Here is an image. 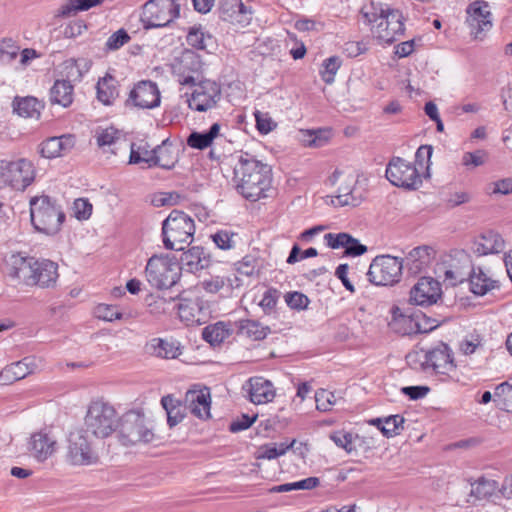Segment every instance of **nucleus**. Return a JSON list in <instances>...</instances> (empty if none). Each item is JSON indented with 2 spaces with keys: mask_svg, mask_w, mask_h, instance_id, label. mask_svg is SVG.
Returning <instances> with one entry per match:
<instances>
[{
  "mask_svg": "<svg viewBox=\"0 0 512 512\" xmlns=\"http://www.w3.org/2000/svg\"><path fill=\"white\" fill-rule=\"evenodd\" d=\"M117 429L124 445L150 443L155 437L152 422L144 413L136 410L126 412L120 418Z\"/></svg>",
  "mask_w": 512,
  "mask_h": 512,
  "instance_id": "423d86ee",
  "label": "nucleus"
},
{
  "mask_svg": "<svg viewBox=\"0 0 512 512\" xmlns=\"http://www.w3.org/2000/svg\"><path fill=\"white\" fill-rule=\"evenodd\" d=\"M145 351L161 359H175L182 354V346L179 341L172 338H152L145 345Z\"/></svg>",
  "mask_w": 512,
  "mask_h": 512,
  "instance_id": "5701e85b",
  "label": "nucleus"
},
{
  "mask_svg": "<svg viewBox=\"0 0 512 512\" xmlns=\"http://www.w3.org/2000/svg\"><path fill=\"white\" fill-rule=\"evenodd\" d=\"M130 40V36L124 29L114 32L106 41L108 50H117Z\"/></svg>",
  "mask_w": 512,
  "mask_h": 512,
  "instance_id": "338daca9",
  "label": "nucleus"
},
{
  "mask_svg": "<svg viewBox=\"0 0 512 512\" xmlns=\"http://www.w3.org/2000/svg\"><path fill=\"white\" fill-rule=\"evenodd\" d=\"M254 116L256 121V128L260 134L266 135L277 127L276 122L267 112L255 111Z\"/></svg>",
  "mask_w": 512,
  "mask_h": 512,
  "instance_id": "680f3d73",
  "label": "nucleus"
},
{
  "mask_svg": "<svg viewBox=\"0 0 512 512\" xmlns=\"http://www.w3.org/2000/svg\"><path fill=\"white\" fill-rule=\"evenodd\" d=\"M194 220L186 213L173 210L162 223L164 247L168 250H183L193 241Z\"/></svg>",
  "mask_w": 512,
  "mask_h": 512,
  "instance_id": "7ed1b4c3",
  "label": "nucleus"
},
{
  "mask_svg": "<svg viewBox=\"0 0 512 512\" xmlns=\"http://www.w3.org/2000/svg\"><path fill=\"white\" fill-rule=\"evenodd\" d=\"M330 439L336 446L343 448L347 453H351L355 450V446L353 445L354 436L350 432L343 430L335 431L330 435Z\"/></svg>",
  "mask_w": 512,
  "mask_h": 512,
  "instance_id": "bf43d9fd",
  "label": "nucleus"
},
{
  "mask_svg": "<svg viewBox=\"0 0 512 512\" xmlns=\"http://www.w3.org/2000/svg\"><path fill=\"white\" fill-rule=\"evenodd\" d=\"M403 266L401 258L379 255L372 260L367 276L377 286H392L400 281Z\"/></svg>",
  "mask_w": 512,
  "mask_h": 512,
  "instance_id": "6e6552de",
  "label": "nucleus"
},
{
  "mask_svg": "<svg viewBox=\"0 0 512 512\" xmlns=\"http://www.w3.org/2000/svg\"><path fill=\"white\" fill-rule=\"evenodd\" d=\"M451 260H456L457 263H451L449 267L443 264L439 269L443 270L444 280L448 281L450 285L455 286L465 280L467 275L465 268L470 266V259L464 251H457L455 253V259Z\"/></svg>",
  "mask_w": 512,
  "mask_h": 512,
  "instance_id": "c756f323",
  "label": "nucleus"
},
{
  "mask_svg": "<svg viewBox=\"0 0 512 512\" xmlns=\"http://www.w3.org/2000/svg\"><path fill=\"white\" fill-rule=\"evenodd\" d=\"M58 265L48 259H35L32 285L54 287L58 280Z\"/></svg>",
  "mask_w": 512,
  "mask_h": 512,
  "instance_id": "393cba45",
  "label": "nucleus"
},
{
  "mask_svg": "<svg viewBox=\"0 0 512 512\" xmlns=\"http://www.w3.org/2000/svg\"><path fill=\"white\" fill-rule=\"evenodd\" d=\"M153 166H159L163 169H173L179 160L178 149L164 140L160 145L154 148Z\"/></svg>",
  "mask_w": 512,
  "mask_h": 512,
  "instance_id": "72a5a7b5",
  "label": "nucleus"
},
{
  "mask_svg": "<svg viewBox=\"0 0 512 512\" xmlns=\"http://www.w3.org/2000/svg\"><path fill=\"white\" fill-rule=\"evenodd\" d=\"M365 21L371 25V31L379 41L390 44L403 35L404 17L397 9H381L380 14L364 13Z\"/></svg>",
  "mask_w": 512,
  "mask_h": 512,
  "instance_id": "39448f33",
  "label": "nucleus"
},
{
  "mask_svg": "<svg viewBox=\"0 0 512 512\" xmlns=\"http://www.w3.org/2000/svg\"><path fill=\"white\" fill-rule=\"evenodd\" d=\"M391 319L388 322V326L391 331L400 335H410L413 333L427 332L428 329H421L418 322L410 315L402 313L398 306H392L390 309ZM433 327H430L431 330Z\"/></svg>",
  "mask_w": 512,
  "mask_h": 512,
  "instance_id": "b1692460",
  "label": "nucleus"
},
{
  "mask_svg": "<svg viewBox=\"0 0 512 512\" xmlns=\"http://www.w3.org/2000/svg\"><path fill=\"white\" fill-rule=\"evenodd\" d=\"M119 421L120 418L111 404L94 400L89 404L84 418L85 432L96 438H107L117 430Z\"/></svg>",
  "mask_w": 512,
  "mask_h": 512,
  "instance_id": "20e7f679",
  "label": "nucleus"
},
{
  "mask_svg": "<svg viewBox=\"0 0 512 512\" xmlns=\"http://www.w3.org/2000/svg\"><path fill=\"white\" fill-rule=\"evenodd\" d=\"M295 440L290 443H271L261 446L257 452V459H276L284 455L290 448L293 447Z\"/></svg>",
  "mask_w": 512,
  "mask_h": 512,
  "instance_id": "09e8293b",
  "label": "nucleus"
},
{
  "mask_svg": "<svg viewBox=\"0 0 512 512\" xmlns=\"http://www.w3.org/2000/svg\"><path fill=\"white\" fill-rule=\"evenodd\" d=\"M102 0H71L68 4L61 7L59 15L68 17L75 15L79 11H86L101 3Z\"/></svg>",
  "mask_w": 512,
  "mask_h": 512,
  "instance_id": "603ef678",
  "label": "nucleus"
},
{
  "mask_svg": "<svg viewBox=\"0 0 512 512\" xmlns=\"http://www.w3.org/2000/svg\"><path fill=\"white\" fill-rule=\"evenodd\" d=\"M34 368V360L32 358L26 357L5 367L0 372V377L6 383H13L25 378L27 375L33 372Z\"/></svg>",
  "mask_w": 512,
  "mask_h": 512,
  "instance_id": "f704fd0d",
  "label": "nucleus"
},
{
  "mask_svg": "<svg viewBox=\"0 0 512 512\" xmlns=\"http://www.w3.org/2000/svg\"><path fill=\"white\" fill-rule=\"evenodd\" d=\"M73 214L78 220H87L92 214V204L83 198H78L73 203Z\"/></svg>",
  "mask_w": 512,
  "mask_h": 512,
  "instance_id": "0e129e2a",
  "label": "nucleus"
},
{
  "mask_svg": "<svg viewBox=\"0 0 512 512\" xmlns=\"http://www.w3.org/2000/svg\"><path fill=\"white\" fill-rule=\"evenodd\" d=\"M219 131L220 125L214 123L208 131L192 132L187 138V144L191 148L203 150L211 145L214 138L219 134Z\"/></svg>",
  "mask_w": 512,
  "mask_h": 512,
  "instance_id": "58836bf2",
  "label": "nucleus"
},
{
  "mask_svg": "<svg viewBox=\"0 0 512 512\" xmlns=\"http://www.w3.org/2000/svg\"><path fill=\"white\" fill-rule=\"evenodd\" d=\"M97 145L101 148L113 145L120 138V132L114 127H99L95 131Z\"/></svg>",
  "mask_w": 512,
  "mask_h": 512,
  "instance_id": "6e6d98bb",
  "label": "nucleus"
},
{
  "mask_svg": "<svg viewBox=\"0 0 512 512\" xmlns=\"http://www.w3.org/2000/svg\"><path fill=\"white\" fill-rule=\"evenodd\" d=\"M316 408L319 411H329L336 403L335 394L326 389H320L315 393Z\"/></svg>",
  "mask_w": 512,
  "mask_h": 512,
  "instance_id": "052dcab7",
  "label": "nucleus"
},
{
  "mask_svg": "<svg viewBox=\"0 0 512 512\" xmlns=\"http://www.w3.org/2000/svg\"><path fill=\"white\" fill-rule=\"evenodd\" d=\"M94 314L98 319L107 322H113L123 318V314L120 312L117 306L105 303L97 305L94 309Z\"/></svg>",
  "mask_w": 512,
  "mask_h": 512,
  "instance_id": "13d9d810",
  "label": "nucleus"
},
{
  "mask_svg": "<svg viewBox=\"0 0 512 512\" xmlns=\"http://www.w3.org/2000/svg\"><path fill=\"white\" fill-rule=\"evenodd\" d=\"M252 14V9L242 3L241 0H231L223 3L220 7L221 18L240 27H246L250 24Z\"/></svg>",
  "mask_w": 512,
  "mask_h": 512,
  "instance_id": "412c9836",
  "label": "nucleus"
},
{
  "mask_svg": "<svg viewBox=\"0 0 512 512\" xmlns=\"http://www.w3.org/2000/svg\"><path fill=\"white\" fill-rule=\"evenodd\" d=\"M180 14V5L175 0H149L142 10L141 21L145 28L169 25Z\"/></svg>",
  "mask_w": 512,
  "mask_h": 512,
  "instance_id": "1a4fd4ad",
  "label": "nucleus"
},
{
  "mask_svg": "<svg viewBox=\"0 0 512 512\" xmlns=\"http://www.w3.org/2000/svg\"><path fill=\"white\" fill-rule=\"evenodd\" d=\"M97 98L105 105H110L118 96L116 81L113 77L107 76L97 83Z\"/></svg>",
  "mask_w": 512,
  "mask_h": 512,
  "instance_id": "c03bdc74",
  "label": "nucleus"
},
{
  "mask_svg": "<svg viewBox=\"0 0 512 512\" xmlns=\"http://www.w3.org/2000/svg\"><path fill=\"white\" fill-rule=\"evenodd\" d=\"M161 404L167 414V422L170 427L178 425L184 418V410L179 400L172 395L162 397Z\"/></svg>",
  "mask_w": 512,
  "mask_h": 512,
  "instance_id": "a19ab883",
  "label": "nucleus"
},
{
  "mask_svg": "<svg viewBox=\"0 0 512 512\" xmlns=\"http://www.w3.org/2000/svg\"><path fill=\"white\" fill-rule=\"evenodd\" d=\"M237 234L229 230H219L211 235L213 243L222 250H230L235 247Z\"/></svg>",
  "mask_w": 512,
  "mask_h": 512,
  "instance_id": "4d7b16f0",
  "label": "nucleus"
},
{
  "mask_svg": "<svg viewBox=\"0 0 512 512\" xmlns=\"http://www.w3.org/2000/svg\"><path fill=\"white\" fill-rule=\"evenodd\" d=\"M494 401L501 409L512 412V385L508 382L499 384L495 388Z\"/></svg>",
  "mask_w": 512,
  "mask_h": 512,
  "instance_id": "8fccbe9b",
  "label": "nucleus"
},
{
  "mask_svg": "<svg viewBox=\"0 0 512 512\" xmlns=\"http://www.w3.org/2000/svg\"><path fill=\"white\" fill-rule=\"evenodd\" d=\"M185 402L191 413L199 419L210 418V391L208 388L201 390H189L185 396Z\"/></svg>",
  "mask_w": 512,
  "mask_h": 512,
  "instance_id": "bb28decb",
  "label": "nucleus"
},
{
  "mask_svg": "<svg viewBox=\"0 0 512 512\" xmlns=\"http://www.w3.org/2000/svg\"><path fill=\"white\" fill-rule=\"evenodd\" d=\"M237 334L246 337L252 341H260L270 334L271 330L268 326L262 325L257 320L240 319L235 322Z\"/></svg>",
  "mask_w": 512,
  "mask_h": 512,
  "instance_id": "c9c22d12",
  "label": "nucleus"
},
{
  "mask_svg": "<svg viewBox=\"0 0 512 512\" xmlns=\"http://www.w3.org/2000/svg\"><path fill=\"white\" fill-rule=\"evenodd\" d=\"M35 178V169L31 161H0V183L19 191L25 190Z\"/></svg>",
  "mask_w": 512,
  "mask_h": 512,
  "instance_id": "9d476101",
  "label": "nucleus"
},
{
  "mask_svg": "<svg viewBox=\"0 0 512 512\" xmlns=\"http://www.w3.org/2000/svg\"><path fill=\"white\" fill-rule=\"evenodd\" d=\"M73 85L68 80H56L50 90V100L53 104L68 107L73 102Z\"/></svg>",
  "mask_w": 512,
  "mask_h": 512,
  "instance_id": "e433bc0d",
  "label": "nucleus"
},
{
  "mask_svg": "<svg viewBox=\"0 0 512 512\" xmlns=\"http://www.w3.org/2000/svg\"><path fill=\"white\" fill-rule=\"evenodd\" d=\"M211 40L212 36L201 25L190 27L186 36L187 44L197 50H205Z\"/></svg>",
  "mask_w": 512,
  "mask_h": 512,
  "instance_id": "de8ad7c7",
  "label": "nucleus"
},
{
  "mask_svg": "<svg viewBox=\"0 0 512 512\" xmlns=\"http://www.w3.org/2000/svg\"><path fill=\"white\" fill-rule=\"evenodd\" d=\"M496 488V481L481 477L471 483L469 497L474 500H482L491 496L495 492Z\"/></svg>",
  "mask_w": 512,
  "mask_h": 512,
  "instance_id": "49530a36",
  "label": "nucleus"
},
{
  "mask_svg": "<svg viewBox=\"0 0 512 512\" xmlns=\"http://www.w3.org/2000/svg\"><path fill=\"white\" fill-rule=\"evenodd\" d=\"M422 366L425 370L432 368L436 373L447 374L455 368L451 349L447 344L441 343L426 351Z\"/></svg>",
  "mask_w": 512,
  "mask_h": 512,
  "instance_id": "a211bd4d",
  "label": "nucleus"
},
{
  "mask_svg": "<svg viewBox=\"0 0 512 512\" xmlns=\"http://www.w3.org/2000/svg\"><path fill=\"white\" fill-rule=\"evenodd\" d=\"M387 180L394 186L415 190L422 184V178L415 165L409 161L393 157L386 167Z\"/></svg>",
  "mask_w": 512,
  "mask_h": 512,
  "instance_id": "9b49d317",
  "label": "nucleus"
},
{
  "mask_svg": "<svg viewBox=\"0 0 512 512\" xmlns=\"http://www.w3.org/2000/svg\"><path fill=\"white\" fill-rule=\"evenodd\" d=\"M285 301L291 309L304 310L308 307L309 299L301 292H290L285 296Z\"/></svg>",
  "mask_w": 512,
  "mask_h": 512,
  "instance_id": "e2e57ef3",
  "label": "nucleus"
},
{
  "mask_svg": "<svg viewBox=\"0 0 512 512\" xmlns=\"http://www.w3.org/2000/svg\"><path fill=\"white\" fill-rule=\"evenodd\" d=\"M435 257V251L429 246H419L412 249L405 258V265L412 274H418L430 266Z\"/></svg>",
  "mask_w": 512,
  "mask_h": 512,
  "instance_id": "cd10ccee",
  "label": "nucleus"
},
{
  "mask_svg": "<svg viewBox=\"0 0 512 512\" xmlns=\"http://www.w3.org/2000/svg\"><path fill=\"white\" fill-rule=\"evenodd\" d=\"M30 216L34 228L47 235L58 233L65 220L61 206L46 195L30 200Z\"/></svg>",
  "mask_w": 512,
  "mask_h": 512,
  "instance_id": "f03ea898",
  "label": "nucleus"
},
{
  "mask_svg": "<svg viewBox=\"0 0 512 512\" xmlns=\"http://www.w3.org/2000/svg\"><path fill=\"white\" fill-rule=\"evenodd\" d=\"M200 312L199 305L196 302L190 300H184L178 304V314L182 321L187 325L193 324L199 321L197 317Z\"/></svg>",
  "mask_w": 512,
  "mask_h": 512,
  "instance_id": "3c124183",
  "label": "nucleus"
},
{
  "mask_svg": "<svg viewBox=\"0 0 512 512\" xmlns=\"http://www.w3.org/2000/svg\"><path fill=\"white\" fill-rule=\"evenodd\" d=\"M232 329L230 325L225 322H217L212 325H208L203 329L202 336L205 341L213 346L220 345L227 338L230 337Z\"/></svg>",
  "mask_w": 512,
  "mask_h": 512,
  "instance_id": "4c0bfd02",
  "label": "nucleus"
},
{
  "mask_svg": "<svg viewBox=\"0 0 512 512\" xmlns=\"http://www.w3.org/2000/svg\"><path fill=\"white\" fill-rule=\"evenodd\" d=\"M243 390L247 393L249 400L256 405L269 403L275 397L273 384L263 377L250 378L243 385Z\"/></svg>",
  "mask_w": 512,
  "mask_h": 512,
  "instance_id": "aec40b11",
  "label": "nucleus"
},
{
  "mask_svg": "<svg viewBox=\"0 0 512 512\" xmlns=\"http://www.w3.org/2000/svg\"><path fill=\"white\" fill-rule=\"evenodd\" d=\"M27 449L34 459L44 462L56 452L57 440L51 431L42 429L30 436Z\"/></svg>",
  "mask_w": 512,
  "mask_h": 512,
  "instance_id": "dca6fc26",
  "label": "nucleus"
},
{
  "mask_svg": "<svg viewBox=\"0 0 512 512\" xmlns=\"http://www.w3.org/2000/svg\"><path fill=\"white\" fill-rule=\"evenodd\" d=\"M327 246L332 249L344 248L348 256H360L367 251V247L348 233H327L324 236Z\"/></svg>",
  "mask_w": 512,
  "mask_h": 512,
  "instance_id": "a878e982",
  "label": "nucleus"
},
{
  "mask_svg": "<svg viewBox=\"0 0 512 512\" xmlns=\"http://www.w3.org/2000/svg\"><path fill=\"white\" fill-rule=\"evenodd\" d=\"M67 459L72 465L87 466L98 462V455L92 448L85 431L71 432L68 438Z\"/></svg>",
  "mask_w": 512,
  "mask_h": 512,
  "instance_id": "ddd939ff",
  "label": "nucleus"
},
{
  "mask_svg": "<svg viewBox=\"0 0 512 512\" xmlns=\"http://www.w3.org/2000/svg\"><path fill=\"white\" fill-rule=\"evenodd\" d=\"M371 423L377 426L386 437L400 434L403 430L404 418L401 415H390L384 419L376 418Z\"/></svg>",
  "mask_w": 512,
  "mask_h": 512,
  "instance_id": "37998d69",
  "label": "nucleus"
},
{
  "mask_svg": "<svg viewBox=\"0 0 512 512\" xmlns=\"http://www.w3.org/2000/svg\"><path fill=\"white\" fill-rule=\"evenodd\" d=\"M201 61L198 55L191 51L183 53L181 58L173 64V73L182 86L195 85L199 80Z\"/></svg>",
  "mask_w": 512,
  "mask_h": 512,
  "instance_id": "f3484780",
  "label": "nucleus"
},
{
  "mask_svg": "<svg viewBox=\"0 0 512 512\" xmlns=\"http://www.w3.org/2000/svg\"><path fill=\"white\" fill-rule=\"evenodd\" d=\"M233 182L245 199L257 201L269 196L272 188L271 168L249 153L233 156Z\"/></svg>",
  "mask_w": 512,
  "mask_h": 512,
  "instance_id": "f257e3e1",
  "label": "nucleus"
},
{
  "mask_svg": "<svg viewBox=\"0 0 512 512\" xmlns=\"http://www.w3.org/2000/svg\"><path fill=\"white\" fill-rule=\"evenodd\" d=\"M154 149H150L147 142L132 143L130 149V164L146 163L149 167L153 166Z\"/></svg>",
  "mask_w": 512,
  "mask_h": 512,
  "instance_id": "a18cd8bd",
  "label": "nucleus"
},
{
  "mask_svg": "<svg viewBox=\"0 0 512 512\" xmlns=\"http://www.w3.org/2000/svg\"><path fill=\"white\" fill-rule=\"evenodd\" d=\"M487 192L490 194L508 195L512 193V178H504L490 183L487 186Z\"/></svg>",
  "mask_w": 512,
  "mask_h": 512,
  "instance_id": "69168bd1",
  "label": "nucleus"
},
{
  "mask_svg": "<svg viewBox=\"0 0 512 512\" xmlns=\"http://www.w3.org/2000/svg\"><path fill=\"white\" fill-rule=\"evenodd\" d=\"M341 64L342 61L338 56H331L323 61L320 74L326 84H332L334 82L335 75L341 67Z\"/></svg>",
  "mask_w": 512,
  "mask_h": 512,
  "instance_id": "864d4df0",
  "label": "nucleus"
},
{
  "mask_svg": "<svg viewBox=\"0 0 512 512\" xmlns=\"http://www.w3.org/2000/svg\"><path fill=\"white\" fill-rule=\"evenodd\" d=\"M442 295L440 283L432 277H422L411 288L409 301L418 306L435 304Z\"/></svg>",
  "mask_w": 512,
  "mask_h": 512,
  "instance_id": "2eb2a0df",
  "label": "nucleus"
},
{
  "mask_svg": "<svg viewBox=\"0 0 512 512\" xmlns=\"http://www.w3.org/2000/svg\"><path fill=\"white\" fill-rule=\"evenodd\" d=\"M134 105L142 109H152L160 104V92L152 81H141L130 92Z\"/></svg>",
  "mask_w": 512,
  "mask_h": 512,
  "instance_id": "6ab92c4d",
  "label": "nucleus"
},
{
  "mask_svg": "<svg viewBox=\"0 0 512 512\" xmlns=\"http://www.w3.org/2000/svg\"><path fill=\"white\" fill-rule=\"evenodd\" d=\"M226 285L231 286V281L223 276H212L210 279L203 281V287L209 293H217Z\"/></svg>",
  "mask_w": 512,
  "mask_h": 512,
  "instance_id": "774afa93",
  "label": "nucleus"
},
{
  "mask_svg": "<svg viewBox=\"0 0 512 512\" xmlns=\"http://www.w3.org/2000/svg\"><path fill=\"white\" fill-rule=\"evenodd\" d=\"M147 281L155 288L172 287L180 275V267L169 255H153L145 269Z\"/></svg>",
  "mask_w": 512,
  "mask_h": 512,
  "instance_id": "0eeeda50",
  "label": "nucleus"
},
{
  "mask_svg": "<svg viewBox=\"0 0 512 512\" xmlns=\"http://www.w3.org/2000/svg\"><path fill=\"white\" fill-rule=\"evenodd\" d=\"M210 262V256L205 253L204 248L199 246L191 247L181 255L183 269L191 273L207 268Z\"/></svg>",
  "mask_w": 512,
  "mask_h": 512,
  "instance_id": "2f4dec72",
  "label": "nucleus"
},
{
  "mask_svg": "<svg viewBox=\"0 0 512 512\" xmlns=\"http://www.w3.org/2000/svg\"><path fill=\"white\" fill-rule=\"evenodd\" d=\"M42 107V104L34 97L16 99L13 102L14 111L25 118H39Z\"/></svg>",
  "mask_w": 512,
  "mask_h": 512,
  "instance_id": "79ce46f5",
  "label": "nucleus"
},
{
  "mask_svg": "<svg viewBox=\"0 0 512 512\" xmlns=\"http://www.w3.org/2000/svg\"><path fill=\"white\" fill-rule=\"evenodd\" d=\"M474 252L478 255L497 254L504 249V240L494 231H487L474 242Z\"/></svg>",
  "mask_w": 512,
  "mask_h": 512,
  "instance_id": "473e14b6",
  "label": "nucleus"
},
{
  "mask_svg": "<svg viewBox=\"0 0 512 512\" xmlns=\"http://www.w3.org/2000/svg\"><path fill=\"white\" fill-rule=\"evenodd\" d=\"M35 258L12 254L7 262L10 277L32 286Z\"/></svg>",
  "mask_w": 512,
  "mask_h": 512,
  "instance_id": "4be33fe9",
  "label": "nucleus"
},
{
  "mask_svg": "<svg viewBox=\"0 0 512 512\" xmlns=\"http://www.w3.org/2000/svg\"><path fill=\"white\" fill-rule=\"evenodd\" d=\"M190 96L187 95V103L190 109L204 112L215 106L220 98L219 85L212 80L196 81Z\"/></svg>",
  "mask_w": 512,
  "mask_h": 512,
  "instance_id": "4468645a",
  "label": "nucleus"
},
{
  "mask_svg": "<svg viewBox=\"0 0 512 512\" xmlns=\"http://www.w3.org/2000/svg\"><path fill=\"white\" fill-rule=\"evenodd\" d=\"M487 160L488 152L482 149H478L472 152H465L462 155L461 163L466 169L473 170L484 165Z\"/></svg>",
  "mask_w": 512,
  "mask_h": 512,
  "instance_id": "5fc2aeb1",
  "label": "nucleus"
},
{
  "mask_svg": "<svg viewBox=\"0 0 512 512\" xmlns=\"http://www.w3.org/2000/svg\"><path fill=\"white\" fill-rule=\"evenodd\" d=\"M356 182L355 176H351L348 184L341 185L339 187V194L336 196L337 202L333 201V203L340 206H358L362 202L363 196L352 187V184Z\"/></svg>",
  "mask_w": 512,
  "mask_h": 512,
  "instance_id": "ea45409f",
  "label": "nucleus"
},
{
  "mask_svg": "<svg viewBox=\"0 0 512 512\" xmlns=\"http://www.w3.org/2000/svg\"><path fill=\"white\" fill-rule=\"evenodd\" d=\"M466 25L474 40L482 41L493 27V15L488 2L476 0L466 8Z\"/></svg>",
  "mask_w": 512,
  "mask_h": 512,
  "instance_id": "f8f14e48",
  "label": "nucleus"
},
{
  "mask_svg": "<svg viewBox=\"0 0 512 512\" xmlns=\"http://www.w3.org/2000/svg\"><path fill=\"white\" fill-rule=\"evenodd\" d=\"M470 290L473 294L484 296L488 292L499 288V283L482 267L472 268L469 273Z\"/></svg>",
  "mask_w": 512,
  "mask_h": 512,
  "instance_id": "7c9ffc66",
  "label": "nucleus"
},
{
  "mask_svg": "<svg viewBox=\"0 0 512 512\" xmlns=\"http://www.w3.org/2000/svg\"><path fill=\"white\" fill-rule=\"evenodd\" d=\"M74 145L75 137L73 135L51 137L42 142L41 154L49 159L61 157L70 152Z\"/></svg>",
  "mask_w": 512,
  "mask_h": 512,
  "instance_id": "c85d7f7f",
  "label": "nucleus"
}]
</instances>
